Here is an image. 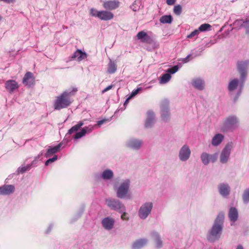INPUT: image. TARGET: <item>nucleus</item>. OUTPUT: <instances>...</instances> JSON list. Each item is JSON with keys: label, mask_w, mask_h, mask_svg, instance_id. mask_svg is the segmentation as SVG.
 <instances>
[{"label": "nucleus", "mask_w": 249, "mask_h": 249, "mask_svg": "<svg viewBox=\"0 0 249 249\" xmlns=\"http://www.w3.org/2000/svg\"><path fill=\"white\" fill-rule=\"evenodd\" d=\"M182 12V6L180 5H175L174 8V13L176 15L179 16Z\"/></svg>", "instance_id": "nucleus-39"}, {"label": "nucleus", "mask_w": 249, "mask_h": 249, "mask_svg": "<svg viewBox=\"0 0 249 249\" xmlns=\"http://www.w3.org/2000/svg\"><path fill=\"white\" fill-rule=\"evenodd\" d=\"M15 187L12 185H5L0 187V195H7L14 192Z\"/></svg>", "instance_id": "nucleus-14"}, {"label": "nucleus", "mask_w": 249, "mask_h": 249, "mask_svg": "<svg viewBox=\"0 0 249 249\" xmlns=\"http://www.w3.org/2000/svg\"><path fill=\"white\" fill-rule=\"evenodd\" d=\"M236 249H244L242 245H239L237 247Z\"/></svg>", "instance_id": "nucleus-54"}, {"label": "nucleus", "mask_w": 249, "mask_h": 249, "mask_svg": "<svg viewBox=\"0 0 249 249\" xmlns=\"http://www.w3.org/2000/svg\"><path fill=\"white\" fill-rule=\"evenodd\" d=\"M87 56V55L86 53L82 52L80 50H77L76 51L74 52L73 55L72 56V58H77L78 60L80 61L82 60L85 59Z\"/></svg>", "instance_id": "nucleus-18"}, {"label": "nucleus", "mask_w": 249, "mask_h": 249, "mask_svg": "<svg viewBox=\"0 0 249 249\" xmlns=\"http://www.w3.org/2000/svg\"><path fill=\"white\" fill-rule=\"evenodd\" d=\"M238 123V120L235 116H229L224 122V125L226 127H231L236 124Z\"/></svg>", "instance_id": "nucleus-19"}, {"label": "nucleus", "mask_w": 249, "mask_h": 249, "mask_svg": "<svg viewBox=\"0 0 249 249\" xmlns=\"http://www.w3.org/2000/svg\"><path fill=\"white\" fill-rule=\"evenodd\" d=\"M238 80L237 79H233L231 80L229 83L228 89L230 91L235 90L238 85Z\"/></svg>", "instance_id": "nucleus-30"}, {"label": "nucleus", "mask_w": 249, "mask_h": 249, "mask_svg": "<svg viewBox=\"0 0 249 249\" xmlns=\"http://www.w3.org/2000/svg\"><path fill=\"white\" fill-rule=\"evenodd\" d=\"M121 219L123 220H128L129 219V217L127 216V214L126 213H123L121 215Z\"/></svg>", "instance_id": "nucleus-45"}, {"label": "nucleus", "mask_w": 249, "mask_h": 249, "mask_svg": "<svg viewBox=\"0 0 249 249\" xmlns=\"http://www.w3.org/2000/svg\"><path fill=\"white\" fill-rule=\"evenodd\" d=\"M238 212L235 208H231L229 213V217L231 221L235 222L238 218Z\"/></svg>", "instance_id": "nucleus-22"}, {"label": "nucleus", "mask_w": 249, "mask_h": 249, "mask_svg": "<svg viewBox=\"0 0 249 249\" xmlns=\"http://www.w3.org/2000/svg\"><path fill=\"white\" fill-rule=\"evenodd\" d=\"M32 164H28L26 166L19 167L18 170V173L23 174L27 171H29L31 168Z\"/></svg>", "instance_id": "nucleus-34"}, {"label": "nucleus", "mask_w": 249, "mask_h": 249, "mask_svg": "<svg viewBox=\"0 0 249 249\" xmlns=\"http://www.w3.org/2000/svg\"><path fill=\"white\" fill-rule=\"evenodd\" d=\"M57 159V156L56 155H54L53 158L49 159L45 162V165L47 166L49 164V163L53 162V161H55Z\"/></svg>", "instance_id": "nucleus-43"}, {"label": "nucleus", "mask_w": 249, "mask_h": 249, "mask_svg": "<svg viewBox=\"0 0 249 249\" xmlns=\"http://www.w3.org/2000/svg\"><path fill=\"white\" fill-rule=\"evenodd\" d=\"M154 119V113L152 111H149L147 113V119L145 123L146 127H151L153 124Z\"/></svg>", "instance_id": "nucleus-16"}, {"label": "nucleus", "mask_w": 249, "mask_h": 249, "mask_svg": "<svg viewBox=\"0 0 249 249\" xmlns=\"http://www.w3.org/2000/svg\"><path fill=\"white\" fill-rule=\"evenodd\" d=\"M211 25L208 23H204L201 24L199 27V30L201 32L210 30Z\"/></svg>", "instance_id": "nucleus-36"}, {"label": "nucleus", "mask_w": 249, "mask_h": 249, "mask_svg": "<svg viewBox=\"0 0 249 249\" xmlns=\"http://www.w3.org/2000/svg\"><path fill=\"white\" fill-rule=\"evenodd\" d=\"M102 224L105 229L109 230L112 229L114 224V220L112 218L106 217L103 219Z\"/></svg>", "instance_id": "nucleus-15"}, {"label": "nucleus", "mask_w": 249, "mask_h": 249, "mask_svg": "<svg viewBox=\"0 0 249 249\" xmlns=\"http://www.w3.org/2000/svg\"><path fill=\"white\" fill-rule=\"evenodd\" d=\"M217 157V154L209 155L206 153H202L200 156L202 162L205 165L208 164L210 161L212 162H215L216 160Z\"/></svg>", "instance_id": "nucleus-10"}, {"label": "nucleus", "mask_w": 249, "mask_h": 249, "mask_svg": "<svg viewBox=\"0 0 249 249\" xmlns=\"http://www.w3.org/2000/svg\"><path fill=\"white\" fill-rule=\"evenodd\" d=\"M224 139V136L221 134H216L212 139V144L213 146H217L221 143Z\"/></svg>", "instance_id": "nucleus-21"}, {"label": "nucleus", "mask_w": 249, "mask_h": 249, "mask_svg": "<svg viewBox=\"0 0 249 249\" xmlns=\"http://www.w3.org/2000/svg\"><path fill=\"white\" fill-rule=\"evenodd\" d=\"M139 89H137L136 90L133 91L131 94V97L137 95L139 92Z\"/></svg>", "instance_id": "nucleus-48"}, {"label": "nucleus", "mask_w": 249, "mask_h": 249, "mask_svg": "<svg viewBox=\"0 0 249 249\" xmlns=\"http://www.w3.org/2000/svg\"><path fill=\"white\" fill-rule=\"evenodd\" d=\"M5 88L10 93H12L15 89L18 88V83L13 80H9L5 83Z\"/></svg>", "instance_id": "nucleus-13"}, {"label": "nucleus", "mask_w": 249, "mask_h": 249, "mask_svg": "<svg viewBox=\"0 0 249 249\" xmlns=\"http://www.w3.org/2000/svg\"><path fill=\"white\" fill-rule=\"evenodd\" d=\"M113 87V85H109L107 86L106 88H105L104 90H102V93H104L105 92L107 91L108 90L111 89Z\"/></svg>", "instance_id": "nucleus-46"}, {"label": "nucleus", "mask_w": 249, "mask_h": 249, "mask_svg": "<svg viewBox=\"0 0 249 249\" xmlns=\"http://www.w3.org/2000/svg\"><path fill=\"white\" fill-rule=\"evenodd\" d=\"M173 20V18L170 15H166L162 16L160 21L162 23H171Z\"/></svg>", "instance_id": "nucleus-32"}, {"label": "nucleus", "mask_w": 249, "mask_h": 249, "mask_svg": "<svg viewBox=\"0 0 249 249\" xmlns=\"http://www.w3.org/2000/svg\"><path fill=\"white\" fill-rule=\"evenodd\" d=\"M120 6V2L117 0H108L104 1L103 4V7L107 10H113Z\"/></svg>", "instance_id": "nucleus-11"}, {"label": "nucleus", "mask_w": 249, "mask_h": 249, "mask_svg": "<svg viewBox=\"0 0 249 249\" xmlns=\"http://www.w3.org/2000/svg\"><path fill=\"white\" fill-rule=\"evenodd\" d=\"M147 243L145 239H141L136 240L133 244L132 247L134 249H139L144 246Z\"/></svg>", "instance_id": "nucleus-24"}, {"label": "nucleus", "mask_w": 249, "mask_h": 249, "mask_svg": "<svg viewBox=\"0 0 249 249\" xmlns=\"http://www.w3.org/2000/svg\"><path fill=\"white\" fill-rule=\"evenodd\" d=\"M190 55H188L186 57L183 59V62L184 63H186L189 61V58L190 57Z\"/></svg>", "instance_id": "nucleus-52"}, {"label": "nucleus", "mask_w": 249, "mask_h": 249, "mask_svg": "<svg viewBox=\"0 0 249 249\" xmlns=\"http://www.w3.org/2000/svg\"><path fill=\"white\" fill-rule=\"evenodd\" d=\"M90 15L94 17L98 18L102 20H109L114 17L113 14L108 11H97L94 8H91L89 11Z\"/></svg>", "instance_id": "nucleus-3"}, {"label": "nucleus", "mask_w": 249, "mask_h": 249, "mask_svg": "<svg viewBox=\"0 0 249 249\" xmlns=\"http://www.w3.org/2000/svg\"><path fill=\"white\" fill-rule=\"evenodd\" d=\"M232 148V144L228 143L223 149L220 157V161L221 163H225L227 162Z\"/></svg>", "instance_id": "nucleus-9"}, {"label": "nucleus", "mask_w": 249, "mask_h": 249, "mask_svg": "<svg viewBox=\"0 0 249 249\" xmlns=\"http://www.w3.org/2000/svg\"><path fill=\"white\" fill-rule=\"evenodd\" d=\"M107 205L111 209L116 211L119 213L125 210V206L121 202L115 199H107L106 200Z\"/></svg>", "instance_id": "nucleus-4"}, {"label": "nucleus", "mask_w": 249, "mask_h": 249, "mask_svg": "<svg viewBox=\"0 0 249 249\" xmlns=\"http://www.w3.org/2000/svg\"><path fill=\"white\" fill-rule=\"evenodd\" d=\"M220 194L223 196H226L229 194L230 188L228 185L221 184L219 187Z\"/></svg>", "instance_id": "nucleus-20"}, {"label": "nucleus", "mask_w": 249, "mask_h": 249, "mask_svg": "<svg viewBox=\"0 0 249 249\" xmlns=\"http://www.w3.org/2000/svg\"><path fill=\"white\" fill-rule=\"evenodd\" d=\"M249 67V60L238 61L237 62V70L240 75L241 87L245 81L248 74V69Z\"/></svg>", "instance_id": "nucleus-2"}, {"label": "nucleus", "mask_w": 249, "mask_h": 249, "mask_svg": "<svg viewBox=\"0 0 249 249\" xmlns=\"http://www.w3.org/2000/svg\"><path fill=\"white\" fill-rule=\"evenodd\" d=\"M142 144L141 142L138 140H131L128 142V146L132 148L137 149L140 148Z\"/></svg>", "instance_id": "nucleus-27"}, {"label": "nucleus", "mask_w": 249, "mask_h": 249, "mask_svg": "<svg viewBox=\"0 0 249 249\" xmlns=\"http://www.w3.org/2000/svg\"><path fill=\"white\" fill-rule=\"evenodd\" d=\"M152 207V203L150 202L142 205L139 209V217L143 219H145L150 213Z\"/></svg>", "instance_id": "nucleus-6"}, {"label": "nucleus", "mask_w": 249, "mask_h": 249, "mask_svg": "<svg viewBox=\"0 0 249 249\" xmlns=\"http://www.w3.org/2000/svg\"><path fill=\"white\" fill-rule=\"evenodd\" d=\"M62 145V144L60 143L58 145L54 146L53 147L49 148L47 150V152L46 154V157H48L51 155L55 154L58 152L60 150V148Z\"/></svg>", "instance_id": "nucleus-25"}, {"label": "nucleus", "mask_w": 249, "mask_h": 249, "mask_svg": "<svg viewBox=\"0 0 249 249\" xmlns=\"http://www.w3.org/2000/svg\"><path fill=\"white\" fill-rule=\"evenodd\" d=\"M235 24L237 25L246 28L248 31L249 32V21L238 19L235 21Z\"/></svg>", "instance_id": "nucleus-31"}, {"label": "nucleus", "mask_w": 249, "mask_h": 249, "mask_svg": "<svg viewBox=\"0 0 249 249\" xmlns=\"http://www.w3.org/2000/svg\"><path fill=\"white\" fill-rule=\"evenodd\" d=\"M117 70V65L114 61L109 60L107 65V72L108 73L112 74L115 72Z\"/></svg>", "instance_id": "nucleus-23"}, {"label": "nucleus", "mask_w": 249, "mask_h": 249, "mask_svg": "<svg viewBox=\"0 0 249 249\" xmlns=\"http://www.w3.org/2000/svg\"><path fill=\"white\" fill-rule=\"evenodd\" d=\"M30 80H33V74L31 72H27L23 78L22 83L26 86H30L33 84V83H31Z\"/></svg>", "instance_id": "nucleus-17"}, {"label": "nucleus", "mask_w": 249, "mask_h": 249, "mask_svg": "<svg viewBox=\"0 0 249 249\" xmlns=\"http://www.w3.org/2000/svg\"><path fill=\"white\" fill-rule=\"evenodd\" d=\"M171 76L170 73H165L162 75L160 79V84H165L171 79Z\"/></svg>", "instance_id": "nucleus-33"}, {"label": "nucleus", "mask_w": 249, "mask_h": 249, "mask_svg": "<svg viewBox=\"0 0 249 249\" xmlns=\"http://www.w3.org/2000/svg\"><path fill=\"white\" fill-rule=\"evenodd\" d=\"M1 19H2V17L0 16V21L1 20Z\"/></svg>", "instance_id": "nucleus-56"}, {"label": "nucleus", "mask_w": 249, "mask_h": 249, "mask_svg": "<svg viewBox=\"0 0 249 249\" xmlns=\"http://www.w3.org/2000/svg\"><path fill=\"white\" fill-rule=\"evenodd\" d=\"M155 240L156 247L158 248H161L162 246V242L158 234L155 235Z\"/></svg>", "instance_id": "nucleus-37"}, {"label": "nucleus", "mask_w": 249, "mask_h": 249, "mask_svg": "<svg viewBox=\"0 0 249 249\" xmlns=\"http://www.w3.org/2000/svg\"><path fill=\"white\" fill-rule=\"evenodd\" d=\"M243 199L246 203L249 201V188L244 191L243 195Z\"/></svg>", "instance_id": "nucleus-40"}, {"label": "nucleus", "mask_w": 249, "mask_h": 249, "mask_svg": "<svg viewBox=\"0 0 249 249\" xmlns=\"http://www.w3.org/2000/svg\"><path fill=\"white\" fill-rule=\"evenodd\" d=\"M168 110H165V109H163L162 110L161 117L163 120L166 121L168 119Z\"/></svg>", "instance_id": "nucleus-41"}, {"label": "nucleus", "mask_w": 249, "mask_h": 249, "mask_svg": "<svg viewBox=\"0 0 249 249\" xmlns=\"http://www.w3.org/2000/svg\"><path fill=\"white\" fill-rule=\"evenodd\" d=\"M107 121V120L106 119H103L102 120L99 121L97 122V125L100 126L101 124H104Z\"/></svg>", "instance_id": "nucleus-49"}, {"label": "nucleus", "mask_w": 249, "mask_h": 249, "mask_svg": "<svg viewBox=\"0 0 249 249\" xmlns=\"http://www.w3.org/2000/svg\"><path fill=\"white\" fill-rule=\"evenodd\" d=\"M224 219V213L222 212L219 213L215 221L214 224L223 227V223Z\"/></svg>", "instance_id": "nucleus-29"}, {"label": "nucleus", "mask_w": 249, "mask_h": 249, "mask_svg": "<svg viewBox=\"0 0 249 249\" xmlns=\"http://www.w3.org/2000/svg\"><path fill=\"white\" fill-rule=\"evenodd\" d=\"M199 34V31L196 30L192 32L190 34L188 35L187 36L188 38H191L194 37L195 36Z\"/></svg>", "instance_id": "nucleus-44"}, {"label": "nucleus", "mask_w": 249, "mask_h": 249, "mask_svg": "<svg viewBox=\"0 0 249 249\" xmlns=\"http://www.w3.org/2000/svg\"><path fill=\"white\" fill-rule=\"evenodd\" d=\"M178 67L177 65H176L171 68L168 69L167 71V72L169 73L173 74L176 72L178 71Z\"/></svg>", "instance_id": "nucleus-42"}, {"label": "nucleus", "mask_w": 249, "mask_h": 249, "mask_svg": "<svg viewBox=\"0 0 249 249\" xmlns=\"http://www.w3.org/2000/svg\"><path fill=\"white\" fill-rule=\"evenodd\" d=\"M137 38L140 40L142 43L147 44H152L154 43V39L149 36L145 32L141 31L138 33L136 35Z\"/></svg>", "instance_id": "nucleus-7"}, {"label": "nucleus", "mask_w": 249, "mask_h": 249, "mask_svg": "<svg viewBox=\"0 0 249 249\" xmlns=\"http://www.w3.org/2000/svg\"><path fill=\"white\" fill-rule=\"evenodd\" d=\"M113 176V172L109 169L105 170L102 174V178L105 180L111 179Z\"/></svg>", "instance_id": "nucleus-28"}, {"label": "nucleus", "mask_w": 249, "mask_h": 249, "mask_svg": "<svg viewBox=\"0 0 249 249\" xmlns=\"http://www.w3.org/2000/svg\"><path fill=\"white\" fill-rule=\"evenodd\" d=\"M1 1L7 3H10L14 2L15 0H0Z\"/></svg>", "instance_id": "nucleus-51"}, {"label": "nucleus", "mask_w": 249, "mask_h": 249, "mask_svg": "<svg viewBox=\"0 0 249 249\" xmlns=\"http://www.w3.org/2000/svg\"><path fill=\"white\" fill-rule=\"evenodd\" d=\"M222 228V226L214 224L210 231L209 235L208 236V240L211 242H213L219 239Z\"/></svg>", "instance_id": "nucleus-5"}, {"label": "nucleus", "mask_w": 249, "mask_h": 249, "mask_svg": "<svg viewBox=\"0 0 249 249\" xmlns=\"http://www.w3.org/2000/svg\"><path fill=\"white\" fill-rule=\"evenodd\" d=\"M191 154V151L189 147L184 145L181 148L179 153V157L180 160L185 161L189 159Z\"/></svg>", "instance_id": "nucleus-12"}, {"label": "nucleus", "mask_w": 249, "mask_h": 249, "mask_svg": "<svg viewBox=\"0 0 249 249\" xmlns=\"http://www.w3.org/2000/svg\"><path fill=\"white\" fill-rule=\"evenodd\" d=\"M84 128H86V133L87 132H90L92 131L93 130V127H84Z\"/></svg>", "instance_id": "nucleus-50"}, {"label": "nucleus", "mask_w": 249, "mask_h": 249, "mask_svg": "<svg viewBox=\"0 0 249 249\" xmlns=\"http://www.w3.org/2000/svg\"><path fill=\"white\" fill-rule=\"evenodd\" d=\"M86 133V128H83L80 131L77 132L74 138L75 139H79L84 136Z\"/></svg>", "instance_id": "nucleus-38"}, {"label": "nucleus", "mask_w": 249, "mask_h": 249, "mask_svg": "<svg viewBox=\"0 0 249 249\" xmlns=\"http://www.w3.org/2000/svg\"><path fill=\"white\" fill-rule=\"evenodd\" d=\"M131 98V96L129 97L125 101L124 103V106H125L126 104L128 103V100Z\"/></svg>", "instance_id": "nucleus-53"}, {"label": "nucleus", "mask_w": 249, "mask_h": 249, "mask_svg": "<svg viewBox=\"0 0 249 249\" xmlns=\"http://www.w3.org/2000/svg\"><path fill=\"white\" fill-rule=\"evenodd\" d=\"M176 0H166V3L169 5H173L175 3Z\"/></svg>", "instance_id": "nucleus-47"}, {"label": "nucleus", "mask_w": 249, "mask_h": 249, "mask_svg": "<svg viewBox=\"0 0 249 249\" xmlns=\"http://www.w3.org/2000/svg\"><path fill=\"white\" fill-rule=\"evenodd\" d=\"M84 123L82 122H79L77 124L72 126L69 130V133H71L73 132L76 131L78 130L82 125H83Z\"/></svg>", "instance_id": "nucleus-35"}, {"label": "nucleus", "mask_w": 249, "mask_h": 249, "mask_svg": "<svg viewBox=\"0 0 249 249\" xmlns=\"http://www.w3.org/2000/svg\"><path fill=\"white\" fill-rule=\"evenodd\" d=\"M77 91V88H72L71 90L64 91L57 96L53 104L54 109L60 110L68 107L72 103L70 97L74 95Z\"/></svg>", "instance_id": "nucleus-1"}, {"label": "nucleus", "mask_w": 249, "mask_h": 249, "mask_svg": "<svg viewBox=\"0 0 249 249\" xmlns=\"http://www.w3.org/2000/svg\"><path fill=\"white\" fill-rule=\"evenodd\" d=\"M162 107H163V105H162ZM164 108L165 109V110H168L167 108H164V107H162V109H164Z\"/></svg>", "instance_id": "nucleus-55"}, {"label": "nucleus", "mask_w": 249, "mask_h": 249, "mask_svg": "<svg viewBox=\"0 0 249 249\" xmlns=\"http://www.w3.org/2000/svg\"><path fill=\"white\" fill-rule=\"evenodd\" d=\"M192 84L194 87L199 90H202L204 87V83L200 79H196L193 81Z\"/></svg>", "instance_id": "nucleus-26"}, {"label": "nucleus", "mask_w": 249, "mask_h": 249, "mask_svg": "<svg viewBox=\"0 0 249 249\" xmlns=\"http://www.w3.org/2000/svg\"><path fill=\"white\" fill-rule=\"evenodd\" d=\"M129 187V181L128 180L123 182L117 189V196L119 198H124L128 192Z\"/></svg>", "instance_id": "nucleus-8"}]
</instances>
